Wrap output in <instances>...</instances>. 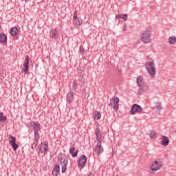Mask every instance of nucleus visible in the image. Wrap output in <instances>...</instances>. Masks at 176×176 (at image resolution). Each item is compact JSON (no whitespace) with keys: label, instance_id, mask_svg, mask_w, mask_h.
Wrapping results in <instances>:
<instances>
[{"label":"nucleus","instance_id":"obj_26","mask_svg":"<svg viewBox=\"0 0 176 176\" xmlns=\"http://www.w3.org/2000/svg\"><path fill=\"white\" fill-rule=\"evenodd\" d=\"M155 109H157V112H160V109H162V104L159 102H156L155 103Z\"/></svg>","mask_w":176,"mask_h":176},{"label":"nucleus","instance_id":"obj_10","mask_svg":"<svg viewBox=\"0 0 176 176\" xmlns=\"http://www.w3.org/2000/svg\"><path fill=\"white\" fill-rule=\"evenodd\" d=\"M142 111V107L141 106L134 104H133L131 109V114L134 115V113H137V112Z\"/></svg>","mask_w":176,"mask_h":176},{"label":"nucleus","instance_id":"obj_12","mask_svg":"<svg viewBox=\"0 0 176 176\" xmlns=\"http://www.w3.org/2000/svg\"><path fill=\"white\" fill-rule=\"evenodd\" d=\"M30 124L33 127L34 133H39V131H41V124H39V122L32 121L30 122Z\"/></svg>","mask_w":176,"mask_h":176},{"label":"nucleus","instance_id":"obj_32","mask_svg":"<svg viewBox=\"0 0 176 176\" xmlns=\"http://www.w3.org/2000/svg\"><path fill=\"white\" fill-rule=\"evenodd\" d=\"M80 53L83 54V53H85V48H83L82 47H80Z\"/></svg>","mask_w":176,"mask_h":176},{"label":"nucleus","instance_id":"obj_31","mask_svg":"<svg viewBox=\"0 0 176 176\" xmlns=\"http://www.w3.org/2000/svg\"><path fill=\"white\" fill-rule=\"evenodd\" d=\"M74 21H76V20H78V14L76 13V12H75L74 13V17H73Z\"/></svg>","mask_w":176,"mask_h":176},{"label":"nucleus","instance_id":"obj_30","mask_svg":"<svg viewBox=\"0 0 176 176\" xmlns=\"http://www.w3.org/2000/svg\"><path fill=\"white\" fill-rule=\"evenodd\" d=\"M140 89H142L143 91H146V86L144 84L142 85V86H139Z\"/></svg>","mask_w":176,"mask_h":176},{"label":"nucleus","instance_id":"obj_36","mask_svg":"<svg viewBox=\"0 0 176 176\" xmlns=\"http://www.w3.org/2000/svg\"><path fill=\"white\" fill-rule=\"evenodd\" d=\"M31 148H32V149L34 151V149H35V147H34V144H32V145H31Z\"/></svg>","mask_w":176,"mask_h":176},{"label":"nucleus","instance_id":"obj_20","mask_svg":"<svg viewBox=\"0 0 176 176\" xmlns=\"http://www.w3.org/2000/svg\"><path fill=\"white\" fill-rule=\"evenodd\" d=\"M74 151H75V147L73 145L69 149V153H71L72 157H76L78 156V150L75 152Z\"/></svg>","mask_w":176,"mask_h":176},{"label":"nucleus","instance_id":"obj_22","mask_svg":"<svg viewBox=\"0 0 176 176\" xmlns=\"http://www.w3.org/2000/svg\"><path fill=\"white\" fill-rule=\"evenodd\" d=\"M137 83L138 86H142V85H144V78H142L141 76H138Z\"/></svg>","mask_w":176,"mask_h":176},{"label":"nucleus","instance_id":"obj_37","mask_svg":"<svg viewBox=\"0 0 176 176\" xmlns=\"http://www.w3.org/2000/svg\"><path fill=\"white\" fill-rule=\"evenodd\" d=\"M25 2H27V1H28V0H23Z\"/></svg>","mask_w":176,"mask_h":176},{"label":"nucleus","instance_id":"obj_33","mask_svg":"<svg viewBox=\"0 0 176 176\" xmlns=\"http://www.w3.org/2000/svg\"><path fill=\"white\" fill-rule=\"evenodd\" d=\"M143 91L141 89V88L139 89L138 91V94L139 96H141V94H142Z\"/></svg>","mask_w":176,"mask_h":176},{"label":"nucleus","instance_id":"obj_14","mask_svg":"<svg viewBox=\"0 0 176 176\" xmlns=\"http://www.w3.org/2000/svg\"><path fill=\"white\" fill-rule=\"evenodd\" d=\"M50 37L53 39H57L58 38V32H57V29L52 28L50 30Z\"/></svg>","mask_w":176,"mask_h":176},{"label":"nucleus","instance_id":"obj_9","mask_svg":"<svg viewBox=\"0 0 176 176\" xmlns=\"http://www.w3.org/2000/svg\"><path fill=\"white\" fill-rule=\"evenodd\" d=\"M94 151L95 155H97L98 156L104 152V148L101 145V143L97 142L96 147L94 148Z\"/></svg>","mask_w":176,"mask_h":176},{"label":"nucleus","instance_id":"obj_8","mask_svg":"<svg viewBox=\"0 0 176 176\" xmlns=\"http://www.w3.org/2000/svg\"><path fill=\"white\" fill-rule=\"evenodd\" d=\"M8 142L10 145L12 146L14 151H17V149H19V144H16V138L10 135L8 138Z\"/></svg>","mask_w":176,"mask_h":176},{"label":"nucleus","instance_id":"obj_13","mask_svg":"<svg viewBox=\"0 0 176 176\" xmlns=\"http://www.w3.org/2000/svg\"><path fill=\"white\" fill-rule=\"evenodd\" d=\"M28 64H30V56L27 55L25 58V62L23 63V72L24 74H27L28 72Z\"/></svg>","mask_w":176,"mask_h":176},{"label":"nucleus","instance_id":"obj_35","mask_svg":"<svg viewBox=\"0 0 176 176\" xmlns=\"http://www.w3.org/2000/svg\"><path fill=\"white\" fill-rule=\"evenodd\" d=\"M126 30H127V25H124L123 31H126Z\"/></svg>","mask_w":176,"mask_h":176},{"label":"nucleus","instance_id":"obj_24","mask_svg":"<svg viewBox=\"0 0 176 176\" xmlns=\"http://www.w3.org/2000/svg\"><path fill=\"white\" fill-rule=\"evenodd\" d=\"M168 42H169L170 45H175V43H176V37L175 36L169 37Z\"/></svg>","mask_w":176,"mask_h":176},{"label":"nucleus","instance_id":"obj_6","mask_svg":"<svg viewBox=\"0 0 176 176\" xmlns=\"http://www.w3.org/2000/svg\"><path fill=\"white\" fill-rule=\"evenodd\" d=\"M162 167H163L162 162L159 160H156L155 162L152 164L150 168L151 171H157V170L162 169Z\"/></svg>","mask_w":176,"mask_h":176},{"label":"nucleus","instance_id":"obj_4","mask_svg":"<svg viewBox=\"0 0 176 176\" xmlns=\"http://www.w3.org/2000/svg\"><path fill=\"white\" fill-rule=\"evenodd\" d=\"M109 106L113 108L115 112L119 110V98L114 96L111 99Z\"/></svg>","mask_w":176,"mask_h":176},{"label":"nucleus","instance_id":"obj_3","mask_svg":"<svg viewBox=\"0 0 176 176\" xmlns=\"http://www.w3.org/2000/svg\"><path fill=\"white\" fill-rule=\"evenodd\" d=\"M151 36H152V32L150 30H147L142 33L140 41L143 43H150L151 41H152Z\"/></svg>","mask_w":176,"mask_h":176},{"label":"nucleus","instance_id":"obj_25","mask_svg":"<svg viewBox=\"0 0 176 176\" xmlns=\"http://www.w3.org/2000/svg\"><path fill=\"white\" fill-rule=\"evenodd\" d=\"M74 24H76V25H82V24H83V21H82V19L78 17L77 19L74 21Z\"/></svg>","mask_w":176,"mask_h":176},{"label":"nucleus","instance_id":"obj_1","mask_svg":"<svg viewBox=\"0 0 176 176\" xmlns=\"http://www.w3.org/2000/svg\"><path fill=\"white\" fill-rule=\"evenodd\" d=\"M58 162L62 167L61 172L63 173H65V171H67V166L68 165V159H67L65 155L59 153L58 155Z\"/></svg>","mask_w":176,"mask_h":176},{"label":"nucleus","instance_id":"obj_15","mask_svg":"<svg viewBox=\"0 0 176 176\" xmlns=\"http://www.w3.org/2000/svg\"><path fill=\"white\" fill-rule=\"evenodd\" d=\"M161 139V145H162V146H167L170 143V140H168V138L167 136L162 135Z\"/></svg>","mask_w":176,"mask_h":176},{"label":"nucleus","instance_id":"obj_23","mask_svg":"<svg viewBox=\"0 0 176 176\" xmlns=\"http://www.w3.org/2000/svg\"><path fill=\"white\" fill-rule=\"evenodd\" d=\"M94 119H95V120H100V119H101V113H100V111H95Z\"/></svg>","mask_w":176,"mask_h":176},{"label":"nucleus","instance_id":"obj_18","mask_svg":"<svg viewBox=\"0 0 176 176\" xmlns=\"http://www.w3.org/2000/svg\"><path fill=\"white\" fill-rule=\"evenodd\" d=\"M17 32H19V30L16 27H13L10 29V34L12 36L17 35Z\"/></svg>","mask_w":176,"mask_h":176},{"label":"nucleus","instance_id":"obj_28","mask_svg":"<svg viewBox=\"0 0 176 176\" xmlns=\"http://www.w3.org/2000/svg\"><path fill=\"white\" fill-rule=\"evenodd\" d=\"M39 138H40V136H39L38 132L34 133V141L36 142H38V141H39Z\"/></svg>","mask_w":176,"mask_h":176},{"label":"nucleus","instance_id":"obj_38","mask_svg":"<svg viewBox=\"0 0 176 176\" xmlns=\"http://www.w3.org/2000/svg\"><path fill=\"white\" fill-rule=\"evenodd\" d=\"M35 148H36V144L34 146Z\"/></svg>","mask_w":176,"mask_h":176},{"label":"nucleus","instance_id":"obj_21","mask_svg":"<svg viewBox=\"0 0 176 176\" xmlns=\"http://www.w3.org/2000/svg\"><path fill=\"white\" fill-rule=\"evenodd\" d=\"M116 19H122L124 21H127V14H118L116 16Z\"/></svg>","mask_w":176,"mask_h":176},{"label":"nucleus","instance_id":"obj_19","mask_svg":"<svg viewBox=\"0 0 176 176\" xmlns=\"http://www.w3.org/2000/svg\"><path fill=\"white\" fill-rule=\"evenodd\" d=\"M8 41V36L3 33H0V43H5Z\"/></svg>","mask_w":176,"mask_h":176},{"label":"nucleus","instance_id":"obj_5","mask_svg":"<svg viewBox=\"0 0 176 176\" xmlns=\"http://www.w3.org/2000/svg\"><path fill=\"white\" fill-rule=\"evenodd\" d=\"M38 151L40 153H43V155H46L47 151H49V144L46 143V142H41L38 146Z\"/></svg>","mask_w":176,"mask_h":176},{"label":"nucleus","instance_id":"obj_17","mask_svg":"<svg viewBox=\"0 0 176 176\" xmlns=\"http://www.w3.org/2000/svg\"><path fill=\"white\" fill-rule=\"evenodd\" d=\"M58 174H60V165H55L52 170V175L57 176Z\"/></svg>","mask_w":176,"mask_h":176},{"label":"nucleus","instance_id":"obj_34","mask_svg":"<svg viewBox=\"0 0 176 176\" xmlns=\"http://www.w3.org/2000/svg\"><path fill=\"white\" fill-rule=\"evenodd\" d=\"M73 89H74V90L76 89L75 87H76V82L74 81L73 85H72Z\"/></svg>","mask_w":176,"mask_h":176},{"label":"nucleus","instance_id":"obj_27","mask_svg":"<svg viewBox=\"0 0 176 176\" xmlns=\"http://www.w3.org/2000/svg\"><path fill=\"white\" fill-rule=\"evenodd\" d=\"M6 119V116H3V113H0V122H5Z\"/></svg>","mask_w":176,"mask_h":176},{"label":"nucleus","instance_id":"obj_16","mask_svg":"<svg viewBox=\"0 0 176 176\" xmlns=\"http://www.w3.org/2000/svg\"><path fill=\"white\" fill-rule=\"evenodd\" d=\"M74 100V91L72 90H70V91L67 94V102H69V104H71V102Z\"/></svg>","mask_w":176,"mask_h":176},{"label":"nucleus","instance_id":"obj_7","mask_svg":"<svg viewBox=\"0 0 176 176\" xmlns=\"http://www.w3.org/2000/svg\"><path fill=\"white\" fill-rule=\"evenodd\" d=\"M78 167L83 168L87 163V157L85 155H82L77 160Z\"/></svg>","mask_w":176,"mask_h":176},{"label":"nucleus","instance_id":"obj_29","mask_svg":"<svg viewBox=\"0 0 176 176\" xmlns=\"http://www.w3.org/2000/svg\"><path fill=\"white\" fill-rule=\"evenodd\" d=\"M150 138H156V132L151 131L150 133Z\"/></svg>","mask_w":176,"mask_h":176},{"label":"nucleus","instance_id":"obj_2","mask_svg":"<svg viewBox=\"0 0 176 176\" xmlns=\"http://www.w3.org/2000/svg\"><path fill=\"white\" fill-rule=\"evenodd\" d=\"M146 69L151 78H155L156 76V67L155 63L147 62L146 63Z\"/></svg>","mask_w":176,"mask_h":176},{"label":"nucleus","instance_id":"obj_11","mask_svg":"<svg viewBox=\"0 0 176 176\" xmlns=\"http://www.w3.org/2000/svg\"><path fill=\"white\" fill-rule=\"evenodd\" d=\"M95 135H96L97 142L102 143V135L101 134V130H100V128L96 129Z\"/></svg>","mask_w":176,"mask_h":176}]
</instances>
